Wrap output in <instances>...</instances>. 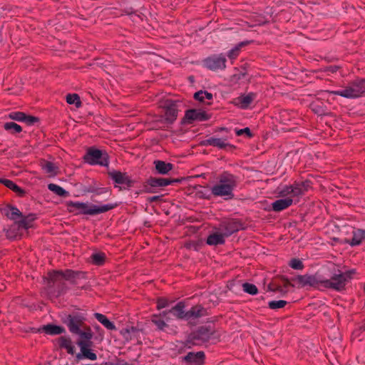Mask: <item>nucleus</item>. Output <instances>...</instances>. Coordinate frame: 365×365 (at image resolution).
<instances>
[{
    "mask_svg": "<svg viewBox=\"0 0 365 365\" xmlns=\"http://www.w3.org/2000/svg\"><path fill=\"white\" fill-rule=\"evenodd\" d=\"M310 187L309 181L294 182L289 185H284L278 189V195L282 199L277 200L272 203V210L281 212L299 202V198L305 194Z\"/></svg>",
    "mask_w": 365,
    "mask_h": 365,
    "instance_id": "obj_1",
    "label": "nucleus"
},
{
    "mask_svg": "<svg viewBox=\"0 0 365 365\" xmlns=\"http://www.w3.org/2000/svg\"><path fill=\"white\" fill-rule=\"evenodd\" d=\"M238 182L237 176L225 171L218 175L216 182L211 187V194L225 200H232L235 197L234 191L238 185Z\"/></svg>",
    "mask_w": 365,
    "mask_h": 365,
    "instance_id": "obj_2",
    "label": "nucleus"
},
{
    "mask_svg": "<svg viewBox=\"0 0 365 365\" xmlns=\"http://www.w3.org/2000/svg\"><path fill=\"white\" fill-rule=\"evenodd\" d=\"M84 274L79 272H73L67 269L65 272L55 271L48 274V287L51 290L57 292V295H60L66 290L65 280L71 281V283L76 284V279L83 277Z\"/></svg>",
    "mask_w": 365,
    "mask_h": 365,
    "instance_id": "obj_3",
    "label": "nucleus"
},
{
    "mask_svg": "<svg viewBox=\"0 0 365 365\" xmlns=\"http://www.w3.org/2000/svg\"><path fill=\"white\" fill-rule=\"evenodd\" d=\"M68 207L71 212H76V215H95L100 213L108 212L115 207L114 205L107 204L101 206L90 204L88 202H70Z\"/></svg>",
    "mask_w": 365,
    "mask_h": 365,
    "instance_id": "obj_4",
    "label": "nucleus"
},
{
    "mask_svg": "<svg viewBox=\"0 0 365 365\" xmlns=\"http://www.w3.org/2000/svg\"><path fill=\"white\" fill-rule=\"evenodd\" d=\"M330 93L351 99L365 96V78L352 81L345 86L344 89L333 91Z\"/></svg>",
    "mask_w": 365,
    "mask_h": 365,
    "instance_id": "obj_5",
    "label": "nucleus"
},
{
    "mask_svg": "<svg viewBox=\"0 0 365 365\" xmlns=\"http://www.w3.org/2000/svg\"><path fill=\"white\" fill-rule=\"evenodd\" d=\"M214 331L210 327L202 326L191 332L185 342V346L191 349L208 341Z\"/></svg>",
    "mask_w": 365,
    "mask_h": 365,
    "instance_id": "obj_6",
    "label": "nucleus"
},
{
    "mask_svg": "<svg viewBox=\"0 0 365 365\" xmlns=\"http://www.w3.org/2000/svg\"><path fill=\"white\" fill-rule=\"evenodd\" d=\"M83 159L90 165L107 166L108 164L107 153L95 147H90L87 149Z\"/></svg>",
    "mask_w": 365,
    "mask_h": 365,
    "instance_id": "obj_7",
    "label": "nucleus"
},
{
    "mask_svg": "<svg viewBox=\"0 0 365 365\" xmlns=\"http://www.w3.org/2000/svg\"><path fill=\"white\" fill-rule=\"evenodd\" d=\"M226 56L223 53L211 55L202 61L203 67L216 71L218 70H224L226 68Z\"/></svg>",
    "mask_w": 365,
    "mask_h": 365,
    "instance_id": "obj_8",
    "label": "nucleus"
},
{
    "mask_svg": "<svg viewBox=\"0 0 365 365\" xmlns=\"http://www.w3.org/2000/svg\"><path fill=\"white\" fill-rule=\"evenodd\" d=\"M85 321L86 317L83 314L75 312L67 315L63 319V323L67 326L69 331L73 334L86 325Z\"/></svg>",
    "mask_w": 365,
    "mask_h": 365,
    "instance_id": "obj_9",
    "label": "nucleus"
},
{
    "mask_svg": "<svg viewBox=\"0 0 365 365\" xmlns=\"http://www.w3.org/2000/svg\"><path fill=\"white\" fill-rule=\"evenodd\" d=\"M180 103L173 100H166L163 106L165 110V120L168 123H173L177 118L178 108Z\"/></svg>",
    "mask_w": 365,
    "mask_h": 365,
    "instance_id": "obj_10",
    "label": "nucleus"
},
{
    "mask_svg": "<svg viewBox=\"0 0 365 365\" xmlns=\"http://www.w3.org/2000/svg\"><path fill=\"white\" fill-rule=\"evenodd\" d=\"M346 284V281L341 272L334 274L330 279H325V289L341 291Z\"/></svg>",
    "mask_w": 365,
    "mask_h": 365,
    "instance_id": "obj_11",
    "label": "nucleus"
},
{
    "mask_svg": "<svg viewBox=\"0 0 365 365\" xmlns=\"http://www.w3.org/2000/svg\"><path fill=\"white\" fill-rule=\"evenodd\" d=\"M257 93L250 92L247 94H242L232 100V103L241 109H247L254 101L257 98Z\"/></svg>",
    "mask_w": 365,
    "mask_h": 365,
    "instance_id": "obj_12",
    "label": "nucleus"
},
{
    "mask_svg": "<svg viewBox=\"0 0 365 365\" xmlns=\"http://www.w3.org/2000/svg\"><path fill=\"white\" fill-rule=\"evenodd\" d=\"M179 182V180H170L168 178H150L147 181L145 189L147 192H153L151 187H165L168 185L173 184V182Z\"/></svg>",
    "mask_w": 365,
    "mask_h": 365,
    "instance_id": "obj_13",
    "label": "nucleus"
},
{
    "mask_svg": "<svg viewBox=\"0 0 365 365\" xmlns=\"http://www.w3.org/2000/svg\"><path fill=\"white\" fill-rule=\"evenodd\" d=\"M77 345L81 349V352L76 354V357L77 360L80 361L83 359H88L91 361H95L97 359V356L95 353H93L89 347L91 344H87L83 343V341H77Z\"/></svg>",
    "mask_w": 365,
    "mask_h": 365,
    "instance_id": "obj_14",
    "label": "nucleus"
},
{
    "mask_svg": "<svg viewBox=\"0 0 365 365\" xmlns=\"http://www.w3.org/2000/svg\"><path fill=\"white\" fill-rule=\"evenodd\" d=\"M240 229V224L235 220H228L222 222L220 225L219 230L227 237L232 235L234 232H237Z\"/></svg>",
    "mask_w": 365,
    "mask_h": 365,
    "instance_id": "obj_15",
    "label": "nucleus"
},
{
    "mask_svg": "<svg viewBox=\"0 0 365 365\" xmlns=\"http://www.w3.org/2000/svg\"><path fill=\"white\" fill-rule=\"evenodd\" d=\"M185 118L189 123L194 120L204 121L208 119L207 115L205 112L195 109L187 110Z\"/></svg>",
    "mask_w": 365,
    "mask_h": 365,
    "instance_id": "obj_16",
    "label": "nucleus"
},
{
    "mask_svg": "<svg viewBox=\"0 0 365 365\" xmlns=\"http://www.w3.org/2000/svg\"><path fill=\"white\" fill-rule=\"evenodd\" d=\"M109 177L117 184L130 186L131 181L126 173L118 170H112L108 173Z\"/></svg>",
    "mask_w": 365,
    "mask_h": 365,
    "instance_id": "obj_17",
    "label": "nucleus"
},
{
    "mask_svg": "<svg viewBox=\"0 0 365 365\" xmlns=\"http://www.w3.org/2000/svg\"><path fill=\"white\" fill-rule=\"evenodd\" d=\"M207 315V309L201 305H195L186 311V321L199 319Z\"/></svg>",
    "mask_w": 365,
    "mask_h": 365,
    "instance_id": "obj_18",
    "label": "nucleus"
},
{
    "mask_svg": "<svg viewBox=\"0 0 365 365\" xmlns=\"http://www.w3.org/2000/svg\"><path fill=\"white\" fill-rule=\"evenodd\" d=\"M2 213L5 215L9 219L15 221L17 224V221L22 217V212L16 207L11 205H6L2 209Z\"/></svg>",
    "mask_w": 365,
    "mask_h": 365,
    "instance_id": "obj_19",
    "label": "nucleus"
},
{
    "mask_svg": "<svg viewBox=\"0 0 365 365\" xmlns=\"http://www.w3.org/2000/svg\"><path fill=\"white\" fill-rule=\"evenodd\" d=\"M203 145H212L214 147H217L220 149H226L227 148H230L231 145H230L226 140L222 138H218L215 137L209 138L205 140L202 142Z\"/></svg>",
    "mask_w": 365,
    "mask_h": 365,
    "instance_id": "obj_20",
    "label": "nucleus"
},
{
    "mask_svg": "<svg viewBox=\"0 0 365 365\" xmlns=\"http://www.w3.org/2000/svg\"><path fill=\"white\" fill-rule=\"evenodd\" d=\"M185 303L182 302H178L176 305L169 309L173 317L177 319L186 320V311L185 310Z\"/></svg>",
    "mask_w": 365,
    "mask_h": 365,
    "instance_id": "obj_21",
    "label": "nucleus"
},
{
    "mask_svg": "<svg viewBox=\"0 0 365 365\" xmlns=\"http://www.w3.org/2000/svg\"><path fill=\"white\" fill-rule=\"evenodd\" d=\"M74 334L78 335L80 336V339L78 341H83L87 344H92L91 340L93 338V332L89 327L85 325Z\"/></svg>",
    "mask_w": 365,
    "mask_h": 365,
    "instance_id": "obj_22",
    "label": "nucleus"
},
{
    "mask_svg": "<svg viewBox=\"0 0 365 365\" xmlns=\"http://www.w3.org/2000/svg\"><path fill=\"white\" fill-rule=\"evenodd\" d=\"M225 237L220 230H217L211 233L207 238V244L209 245L216 246L225 243Z\"/></svg>",
    "mask_w": 365,
    "mask_h": 365,
    "instance_id": "obj_23",
    "label": "nucleus"
},
{
    "mask_svg": "<svg viewBox=\"0 0 365 365\" xmlns=\"http://www.w3.org/2000/svg\"><path fill=\"white\" fill-rule=\"evenodd\" d=\"M156 172L160 175H166L171 171L174 165L172 163H166L163 160H157L154 161Z\"/></svg>",
    "mask_w": 365,
    "mask_h": 365,
    "instance_id": "obj_24",
    "label": "nucleus"
},
{
    "mask_svg": "<svg viewBox=\"0 0 365 365\" xmlns=\"http://www.w3.org/2000/svg\"><path fill=\"white\" fill-rule=\"evenodd\" d=\"M205 358V354L203 351H198L196 353L189 352L185 357L184 360L189 362L200 365L202 364Z\"/></svg>",
    "mask_w": 365,
    "mask_h": 365,
    "instance_id": "obj_25",
    "label": "nucleus"
},
{
    "mask_svg": "<svg viewBox=\"0 0 365 365\" xmlns=\"http://www.w3.org/2000/svg\"><path fill=\"white\" fill-rule=\"evenodd\" d=\"M309 286L318 289L325 288V278L319 274L309 275Z\"/></svg>",
    "mask_w": 365,
    "mask_h": 365,
    "instance_id": "obj_26",
    "label": "nucleus"
},
{
    "mask_svg": "<svg viewBox=\"0 0 365 365\" xmlns=\"http://www.w3.org/2000/svg\"><path fill=\"white\" fill-rule=\"evenodd\" d=\"M41 165L44 172L51 177L56 175L58 173V167L51 161L43 160Z\"/></svg>",
    "mask_w": 365,
    "mask_h": 365,
    "instance_id": "obj_27",
    "label": "nucleus"
},
{
    "mask_svg": "<svg viewBox=\"0 0 365 365\" xmlns=\"http://www.w3.org/2000/svg\"><path fill=\"white\" fill-rule=\"evenodd\" d=\"M36 217L34 214H29L26 216L22 215V217L17 221V225L19 228L27 230L32 227L33 222L35 220Z\"/></svg>",
    "mask_w": 365,
    "mask_h": 365,
    "instance_id": "obj_28",
    "label": "nucleus"
},
{
    "mask_svg": "<svg viewBox=\"0 0 365 365\" xmlns=\"http://www.w3.org/2000/svg\"><path fill=\"white\" fill-rule=\"evenodd\" d=\"M364 240H365V230L358 229L353 232V237L349 244L354 247L360 245Z\"/></svg>",
    "mask_w": 365,
    "mask_h": 365,
    "instance_id": "obj_29",
    "label": "nucleus"
},
{
    "mask_svg": "<svg viewBox=\"0 0 365 365\" xmlns=\"http://www.w3.org/2000/svg\"><path fill=\"white\" fill-rule=\"evenodd\" d=\"M0 182L15 192L20 197L24 196L25 194V191L15 184L12 180L8 179H0Z\"/></svg>",
    "mask_w": 365,
    "mask_h": 365,
    "instance_id": "obj_30",
    "label": "nucleus"
},
{
    "mask_svg": "<svg viewBox=\"0 0 365 365\" xmlns=\"http://www.w3.org/2000/svg\"><path fill=\"white\" fill-rule=\"evenodd\" d=\"M43 331L50 335H58L66 332L64 327L54 324H47L43 328Z\"/></svg>",
    "mask_w": 365,
    "mask_h": 365,
    "instance_id": "obj_31",
    "label": "nucleus"
},
{
    "mask_svg": "<svg viewBox=\"0 0 365 365\" xmlns=\"http://www.w3.org/2000/svg\"><path fill=\"white\" fill-rule=\"evenodd\" d=\"M94 315L95 318L108 330H115L116 329L114 324L109 321L105 315L100 313H96Z\"/></svg>",
    "mask_w": 365,
    "mask_h": 365,
    "instance_id": "obj_32",
    "label": "nucleus"
},
{
    "mask_svg": "<svg viewBox=\"0 0 365 365\" xmlns=\"http://www.w3.org/2000/svg\"><path fill=\"white\" fill-rule=\"evenodd\" d=\"M48 189L55 193L56 195L62 197H66L69 196V192H67L66 190H64L62 187L50 183L48 185Z\"/></svg>",
    "mask_w": 365,
    "mask_h": 365,
    "instance_id": "obj_33",
    "label": "nucleus"
},
{
    "mask_svg": "<svg viewBox=\"0 0 365 365\" xmlns=\"http://www.w3.org/2000/svg\"><path fill=\"white\" fill-rule=\"evenodd\" d=\"M151 322L158 327L160 330H164L165 328L168 327V324L165 322V319L159 314H154L152 316Z\"/></svg>",
    "mask_w": 365,
    "mask_h": 365,
    "instance_id": "obj_34",
    "label": "nucleus"
},
{
    "mask_svg": "<svg viewBox=\"0 0 365 365\" xmlns=\"http://www.w3.org/2000/svg\"><path fill=\"white\" fill-rule=\"evenodd\" d=\"M248 43L247 41H242L236 45L233 48L227 53V57L230 59H235L240 54L241 48Z\"/></svg>",
    "mask_w": 365,
    "mask_h": 365,
    "instance_id": "obj_35",
    "label": "nucleus"
},
{
    "mask_svg": "<svg viewBox=\"0 0 365 365\" xmlns=\"http://www.w3.org/2000/svg\"><path fill=\"white\" fill-rule=\"evenodd\" d=\"M91 262L96 264V265H102L104 262H105V259H106V255L105 253L103 252H93L91 257Z\"/></svg>",
    "mask_w": 365,
    "mask_h": 365,
    "instance_id": "obj_36",
    "label": "nucleus"
},
{
    "mask_svg": "<svg viewBox=\"0 0 365 365\" xmlns=\"http://www.w3.org/2000/svg\"><path fill=\"white\" fill-rule=\"evenodd\" d=\"M4 128L11 134H16L22 131V128L14 122L5 123Z\"/></svg>",
    "mask_w": 365,
    "mask_h": 365,
    "instance_id": "obj_37",
    "label": "nucleus"
},
{
    "mask_svg": "<svg viewBox=\"0 0 365 365\" xmlns=\"http://www.w3.org/2000/svg\"><path fill=\"white\" fill-rule=\"evenodd\" d=\"M194 98L195 100L200 102H205V99L209 101L212 100L213 96L211 93L204 91H199L194 94Z\"/></svg>",
    "mask_w": 365,
    "mask_h": 365,
    "instance_id": "obj_38",
    "label": "nucleus"
},
{
    "mask_svg": "<svg viewBox=\"0 0 365 365\" xmlns=\"http://www.w3.org/2000/svg\"><path fill=\"white\" fill-rule=\"evenodd\" d=\"M242 289L245 292L252 295H255L258 292L257 287L255 284L248 282H245L242 284Z\"/></svg>",
    "mask_w": 365,
    "mask_h": 365,
    "instance_id": "obj_39",
    "label": "nucleus"
},
{
    "mask_svg": "<svg viewBox=\"0 0 365 365\" xmlns=\"http://www.w3.org/2000/svg\"><path fill=\"white\" fill-rule=\"evenodd\" d=\"M66 102L68 104H75L77 108L80 107L81 105L79 96L76 93L68 94L66 96Z\"/></svg>",
    "mask_w": 365,
    "mask_h": 365,
    "instance_id": "obj_40",
    "label": "nucleus"
},
{
    "mask_svg": "<svg viewBox=\"0 0 365 365\" xmlns=\"http://www.w3.org/2000/svg\"><path fill=\"white\" fill-rule=\"evenodd\" d=\"M8 118L14 120L23 122L26 118V113L20 111H14L9 113Z\"/></svg>",
    "mask_w": 365,
    "mask_h": 365,
    "instance_id": "obj_41",
    "label": "nucleus"
},
{
    "mask_svg": "<svg viewBox=\"0 0 365 365\" xmlns=\"http://www.w3.org/2000/svg\"><path fill=\"white\" fill-rule=\"evenodd\" d=\"M287 304V302L285 300L270 301L268 302V307L271 309L276 310L283 308Z\"/></svg>",
    "mask_w": 365,
    "mask_h": 365,
    "instance_id": "obj_42",
    "label": "nucleus"
},
{
    "mask_svg": "<svg viewBox=\"0 0 365 365\" xmlns=\"http://www.w3.org/2000/svg\"><path fill=\"white\" fill-rule=\"evenodd\" d=\"M289 266L297 270H302L304 268L303 263L302 260L297 258H293L289 262Z\"/></svg>",
    "mask_w": 365,
    "mask_h": 365,
    "instance_id": "obj_43",
    "label": "nucleus"
},
{
    "mask_svg": "<svg viewBox=\"0 0 365 365\" xmlns=\"http://www.w3.org/2000/svg\"><path fill=\"white\" fill-rule=\"evenodd\" d=\"M59 346L61 348L66 349L73 344L71 339L68 336H61L58 340Z\"/></svg>",
    "mask_w": 365,
    "mask_h": 365,
    "instance_id": "obj_44",
    "label": "nucleus"
},
{
    "mask_svg": "<svg viewBox=\"0 0 365 365\" xmlns=\"http://www.w3.org/2000/svg\"><path fill=\"white\" fill-rule=\"evenodd\" d=\"M309 275H298L293 280L297 281L301 286L304 287L309 285Z\"/></svg>",
    "mask_w": 365,
    "mask_h": 365,
    "instance_id": "obj_45",
    "label": "nucleus"
},
{
    "mask_svg": "<svg viewBox=\"0 0 365 365\" xmlns=\"http://www.w3.org/2000/svg\"><path fill=\"white\" fill-rule=\"evenodd\" d=\"M235 133L238 136L246 135L248 138L252 137V133L249 128L236 130Z\"/></svg>",
    "mask_w": 365,
    "mask_h": 365,
    "instance_id": "obj_46",
    "label": "nucleus"
},
{
    "mask_svg": "<svg viewBox=\"0 0 365 365\" xmlns=\"http://www.w3.org/2000/svg\"><path fill=\"white\" fill-rule=\"evenodd\" d=\"M169 302L166 298H159L157 300V308L161 309L168 307Z\"/></svg>",
    "mask_w": 365,
    "mask_h": 365,
    "instance_id": "obj_47",
    "label": "nucleus"
},
{
    "mask_svg": "<svg viewBox=\"0 0 365 365\" xmlns=\"http://www.w3.org/2000/svg\"><path fill=\"white\" fill-rule=\"evenodd\" d=\"M161 317L165 319V322L166 323L170 322L173 319V315L170 312H169V310H165L160 313Z\"/></svg>",
    "mask_w": 365,
    "mask_h": 365,
    "instance_id": "obj_48",
    "label": "nucleus"
},
{
    "mask_svg": "<svg viewBox=\"0 0 365 365\" xmlns=\"http://www.w3.org/2000/svg\"><path fill=\"white\" fill-rule=\"evenodd\" d=\"M38 120V119L37 118L31 116V115H27L26 114V118L23 122H25L29 125H32L35 123H36Z\"/></svg>",
    "mask_w": 365,
    "mask_h": 365,
    "instance_id": "obj_49",
    "label": "nucleus"
},
{
    "mask_svg": "<svg viewBox=\"0 0 365 365\" xmlns=\"http://www.w3.org/2000/svg\"><path fill=\"white\" fill-rule=\"evenodd\" d=\"M355 273V270L354 269H351V270H348L346 272H341V274H343V276L344 277L346 281L347 282L349 279L351 278V276L353 274Z\"/></svg>",
    "mask_w": 365,
    "mask_h": 365,
    "instance_id": "obj_50",
    "label": "nucleus"
},
{
    "mask_svg": "<svg viewBox=\"0 0 365 365\" xmlns=\"http://www.w3.org/2000/svg\"><path fill=\"white\" fill-rule=\"evenodd\" d=\"M161 197H162V196L155 195V196H151V197H148L147 200L149 202H154L160 201L161 200Z\"/></svg>",
    "mask_w": 365,
    "mask_h": 365,
    "instance_id": "obj_51",
    "label": "nucleus"
},
{
    "mask_svg": "<svg viewBox=\"0 0 365 365\" xmlns=\"http://www.w3.org/2000/svg\"><path fill=\"white\" fill-rule=\"evenodd\" d=\"M66 350L69 354L73 355L75 354L76 348L75 346L72 344L68 348H66Z\"/></svg>",
    "mask_w": 365,
    "mask_h": 365,
    "instance_id": "obj_52",
    "label": "nucleus"
},
{
    "mask_svg": "<svg viewBox=\"0 0 365 365\" xmlns=\"http://www.w3.org/2000/svg\"><path fill=\"white\" fill-rule=\"evenodd\" d=\"M268 290L272 292H282V288L279 286L277 287L276 288H273L272 284H269L268 286Z\"/></svg>",
    "mask_w": 365,
    "mask_h": 365,
    "instance_id": "obj_53",
    "label": "nucleus"
},
{
    "mask_svg": "<svg viewBox=\"0 0 365 365\" xmlns=\"http://www.w3.org/2000/svg\"><path fill=\"white\" fill-rule=\"evenodd\" d=\"M283 286L284 288H287L288 287L292 286V285L288 279H283Z\"/></svg>",
    "mask_w": 365,
    "mask_h": 365,
    "instance_id": "obj_54",
    "label": "nucleus"
},
{
    "mask_svg": "<svg viewBox=\"0 0 365 365\" xmlns=\"http://www.w3.org/2000/svg\"><path fill=\"white\" fill-rule=\"evenodd\" d=\"M115 365H129L128 363L123 360H118L115 363H114Z\"/></svg>",
    "mask_w": 365,
    "mask_h": 365,
    "instance_id": "obj_55",
    "label": "nucleus"
},
{
    "mask_svg": "<svg viewBox=\"0 0 365 365\" xmlns=\"http://www.w3.org/2000/svg\"><path fill=\"white\" fill-rule=\"evenodd\" d=\"M103 365H115V364H114V362L108 361V362L104 363Z\"/></svg>",
    "mask_w": 365,
    "mask_h": 365,
    "instance_id": "obj_56",
    "label": "nucleus"
},
{
    "mask_svg": "<svg viewBox=\"0 0 365 365\" xmlns=\"http://www.w3.org/2000/svg\"><path fill=\"white\" fill-rule=\"evenodd\" d=\"M86 191L88 192H93L94 191V190L93 188H89V189L86 190Z\"/></svg>",
    "mask_w": 365,
    "mask_h": 365,
    "instance_id": "obj_57",
    "label": "nucleus"
},
{
    "mask_svg": "<svg viewBox=\"0 0 365 365\" xmlns=\"http://www.w3.org/2000/svg\"><path fill=\"white\" fill-rule=\"evenodd\" d=\"M361 329L363 331H365V323L362 325V327H361Z\"/></svg>",
    "mask_w": 365,
    "mask_h": 365,
    "instance_id": "obj_58",
    "label": "nucleus"
}]
</instances>
